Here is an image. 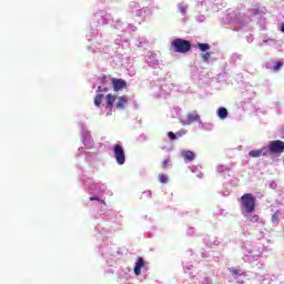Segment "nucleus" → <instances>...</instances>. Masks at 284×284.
I'll list each match as a JSON object with an SVG mask.
<instances>
[{
  "instance_id": "f257e3e1",
  "label": "nucleus",
  "mask_w": 284,
  "mask_h": 284,
  "mask_svg": "<svg viewBox=\"0 0 284 284\" xmlns=\"http://www.w3.org/2000/svg\"><path fill=\"white\" fill-rule=\"evenodd\" d=\"M242 210H245L247 214H252L256 210V197L252 193H245L240 199Z\"/></svg>"
},
{
  "instance_id": "f03ea898",
  "label": "nucleus",
  "mask_w": 284,
  "mask_h": 284,
  "mask_svg": "<svg viewBox=\"0 0 284 284\" xmlns=\"http://www.w3.org/2000/svg\"><path fill=\"white\" fill-rule=\"evenodd\" d=\"M171 48L173 52H179L180 54H185L192 50V42L178 38L172 41Z\"/></svg>"
},
{
  "instance_id": "7ed1b4c3",
  "label": "nucleus",
  "mask_w": 284,
  "mask_h": 284,
  "mask_svg": "<svg viewBox=\"0 0 284 284\" xmlns=\"http://www.w3.org/2000/svg\"><path fill=\"white\" fill-rule=\"evenodd\" d=\"M113 155L118 165L125 164V149L121 144L113 145Z\"/></svg>"
},
{
  "instance_id": "20e7f679",
  "label": "nucleus",
  "mask_w": 284,
  "mask_h": 284,
  "mask_svg": "<svg viewBox=\"0 0 284 284\" xmlns=\"http://www.w3.org/2000/svg\"><path fill=\"white\" fill-rule=\"evenodd\" d=\"M268 150L272 154H283L284 142L281 140L271 141L268 144Z\"/></svg>"
},
{
  "instance_id": "39448f33",
  "label": "nucleus",
  "mask_w": 284,
  "mask_h": 284,
  "mask_svg": "<svg viewBox=\"0 0 284 284\" xmlns=\"http://www.w3.org/2000/svg\"><path fill=\"white\" fill-rule=\"evenodd\" d=\"M111 83L113 85L114 92H119V90H125L128 88V82H125L123 79H111Z\"/></svg>"
},
{
  "instance_id": "423d86ee",
  "label": "nucleus",
  "mask_w": 284,
  "mask_h": 284,
  "mask_svg": "<svg viewBox=\"0 0 284 284\" xmlns=\"http://www.w3.org/2000/svg\"><path fill=\"white\" fill-rule=\"evenodd\" d=\"M129 101H130V98L128 95L119 97L115 108L118 110H124L125 105H128Z\"/></svg>"
},
{
  "instance_id": "0eeeda50",
  "label": "nucleus",
  "mask_w": 284,
  "mask_h": 284,
  "mask_svg": "<svg viewBox=\"0 0 284 284\" xmlns=\"http://www.w3.org/2000/svg\"><path fill=\"white\" fill-rule=\"evenodd\" d=\"M267 148H263L261 150L250 151L248 156L252 159H258V156H267Z\"/></svg>"
},
{
  "instance_id": "6e6552de",
  "label": "nucleus",
  "mask_w": 284,
  "mask_h": 284,
  "mask_svg": "<svg viewBox=\"0 0 284 284\" xmlns=\"http://www.w3.org/2000/svg\"><path fill=\"white\" fill-rule=\"evenodd\" d=\"M143 267H145V261L143 260V257H139L134 266L135 276H141V270H143Z\"/></svg>"
},
{
  "instance_id": "1a4fd4ad",
  "label": "nucleus",
  "mask_w": 284,
  "mask_h": 284,
  "mask_svg": "<svg viewBox=\"0 0 284 284\" xmlns=\"http://www.w3.org/2000/svg\"><path fill=\"white\" fill-rule=\"evenodd\" d=\"M199 121H201V115H199V113L196 112L187 113L186 115L187 123H199Z\"/></svg>"
},
{
  "instance_id": "9d476101",
  "label": "nucleus",
  "mask_w": 284,
  "mask_h": 284,
  "mask_svg": "<svg viewBox=\"0 0 284 284\" xmlns=\"http://www.w3.org/2000/svg\"><path fill=\"white\" fill-rule=\"evenodd\" d=\"M181 156L185 161H194L196 159V154L193 151H182Z\"/></svg>"
},
{
  "instance_id": "9b49d317",
  "label": "nucleus",
  "mask_w": 284,
  "mask_h": 284,
  "mask_svg": "<svg viewBox=\"0 0 284 284\" xmlns=\"http://www.w3.org/2000/svg\"><path fill=\"white\" fill-rule=\"evenodd\" d=\"M115 101H116V97L109 93L106 95V108H110V110H112L114 108Z\"/></svg>"
},
{
  "instance_id": "f8f14e48",
  "label": "nucleus",
  "mask_w": 284,
  "mask_h": 284,
  "mask_svg": "<svg viewBox=\"0 0 284 284\" xmlns=\"http://www.w3.org/2000/svg\"><path fill=\"white\" fill-rule=\"evenodd\" d=\"M283 63H284V61L282 59V60L277 61L275 63V65L268 67V68H270V70H273V72H278V70H281L283 68Z\"/></svg>"
},
{
  "instance_id": "ddd939ff",
  "label": "nucleus",
  "mask_w": 284,
  "mask_h": 284,
  "mask_svg": "<svg viewBox=\"0 0 284 284\" xmlns=\"http://www.w3.org/2000/svg\"><path fill=\"white\" fill-rule=\"evenodd\" d=\"M103 101V94L102 93H98L94 98V105H97V108L101 106V103Z\"/></svg>"
},
{
  "instance_id": "4468645a",
  "label": "nucleus",
  "mask_w": 284,
  "mask_h": 284,
  "mask_svg": "<svg viewBox=\"0 0 284 284\" xmlns=\"http://www.w3.org/2000/svg\"><path fill=\"white\" fill-rule=\"evenodd\" d=\"M217 116H220L221 119H227V109L225 108H220L217 110Z\"/></svg>"
},
{
  "instance_id": "2eb2a0df",
  "label": "nucleus",
  "mask_w": 284,
  "mask_h": 284,
  "mask_svg": "<svg viewBox=\"0 0 284 284\" xmlns=\"http://www.w3.org/2000/svg\"><path fill=\"white\" fill-rule=\"evenodd\" d=\"M230 272L233 276H243V270L241 268L231 267Z\"/></svg>"
},
{
  "instance_id": "dca6fc26",
  "label": "nucleus",
  "mask_w": 284,
  "mask_h": 284,
  "mask_svg": "<svg viewBox=\"0 0 284 284\" xmlns=\"http://www.w3.org/2000/svg\"><path fill=\"white\" fill-rule=\"evenodd\" d=\"M197 48L201 50V52H207V50H210V44L209 43H199Z\"/></svg>"
},
{
  "instance_id": "f3484780",
  "label": "nucleus",
  "mask_w": 284,
  "mask_h": 284,
  "mask_svg": "<svg viewBox=\"0 0 284 284\" xmlns=\"http://www.w3.org/2000/svg\"><path fill=\"white\" fill-rule=\"evenodd\" d=\"M210 57H212V54L210 52L201 53V59L205 63H207L210 61Z\"/></svg>"
},
{
  "instance_id": "a211bd4d",
  "label": "nucleus",
  "mask_w": 284,
  "mask_h": 284,
  "mask_svg": "<svg viewBox=\"0 0 284 284\" xmlns=\"http://www.w3.org/2000/svg\"><path fill=\"white\" fill-rule=\"evenodd\" d=\"M159 181H160V183H168V181H170V179L164 173H161L159 175Z\"/></svg>"
},
{
  "instance_id": "6ab92c4d",
  "label": "nucleus",
  "mask_w": 284,
  "mask_h": 284,
  "mask_svg": "<svg viewBox=\"0 0 284 284\" xmlns=\"http://www.w3.org/2000/svg\"><path fill=\"white\" fill-rule=\"evenodd\" d=\"M179 10L181 12V14H185L186 10H187V6L180 3L179 4Z\"/></svg>"
},
{
  "instance_id": "aec40b11",
  "label": "nucleus",
  "mask_w": 284,
  "mask_h": 284,
  "mask_svg": "<svg viewBox=\"0 0 284 284\" xmlns=\"http://www.w3.org/2000/svg\"><path fill=\"white\" fill-rule=\"evenodd\" d=\"M272 223H278V211L272 215Z\"/></svg>"
},
{
  "instance_id": "412c9836",
  "label": "nucleus",
  "mask_w": 284,
  "mask_h": 284,
  "mask_svg": "<svg viewBox=\"0 0 284 284\" xmlns=\"http://www.w3.org/2000/svg\"><path fill=\"white\" fill-rule=\"evenodd\" d=\"M89 199H90V201H98L99 203H102V205H105V201L99 199L98 196H95V197H89Z\"/></svg>"
},
{
  "instance_id": "4be33fe9",
  "label": "nucleus",
  "mask_w": 284,
  "mask_h": 284,
  "mask_svg": "<svg viewBox=\"0 0 284 284\" xmlns=\"http://www.w3.org/2000/svg\"><path fill=\"white\" fill-rule=\"evenodd\" d=\"M169 164H170V159H165V160L162 162V168H163V170H165Z\"/></svg>"
},
{
  "instance_id": "5701e85b",
  "label": "nucleus",
  "mask_w": 284,
  "mask_h": 284,
  "mask_svg": "<svg viewBox=\"0 0 284 284\" xmlns=\"http://www.w3.org/2000/svg\"><path fill=\"white\" fill-rule=\"evenodd\" d=\"M168 136H169V139H171V141H175V139H176V134H174V132H169Z\"/></svg>"
},
{
  "instance_id": "b1692460",
  "label": "nucleus",
  "mask_w": 284,
  "mask_h": 284,
  "mask_svg": "<svg viewBox=\"0 0 284 284\" xmlns=\"http://www.w3.org/2000/svg\"><path fill=\"white\" fill-rule=\"evenodd\" d=\"M110 89L103 88V87H98V92H109Z\"/></svg>"
},
{
  "instance_id": "393cba45",
  "label": "nucleus",
  "mask_w": 284,
  "mask_h": 284,
  "mask_svg": "<svg viewBox=\"0 0 284 284\" xmlns=\"http://www.w3.org/2000/svg\"><path fill=\"white\" fill-rule=\"evenodd\" d=\"M186 133H187L186 131H180V132L176 133V135H178V136H183V135H185Z\"/></svg>"
},
{
  "instance_id": "a878e982",
  "label": "nucleus",
  "mask_w": 284,
  "mask_h": 284,
  "mask_svg": "<svg viewBox=\"0 0 284 284\" xmlns=\"http://www.w3.org/2000/svg\"><path fill=\"white\" fill-rule=\"evenodd\" d=\"M253 219H254L255 221H258V215H254Z\"/></svg>"
}]
</instances>
